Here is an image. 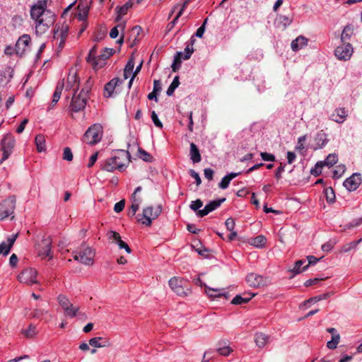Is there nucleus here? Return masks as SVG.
Segmentation results:
<instances>
[{"instance_id":"f257e3e1","label":"nucleus","mask_w":362,"mask_h":362,"mask_svg":"<svg viewBox=\"0 0 362 362\" xmlns=\"http://www.w3.org/2000/svg\"><path fill=\"white\" fill-rule=\"evenodd\" d=\"M49 0H38L30 8V16L35 21V30L37 35L46 33L56 20L55 14L47 9Z\"/></svg>"},{"instance_id":"f03ea898","label":"nucleus","mask_w":362,"mask_h":362,"mask_svg":"<svg viewBox=\"0 0 362 362\" xmlns=\"http://www.w3.org/2000/svg\"><path fill=\"white\" fill-rule=\"evenodd\" d=\"M130 161V153L128 151L118 149L114 152L112 157L101 162L100 169L107 172H113L116 170L123 171L126 165Z\"/></svg>"},{"instance_id":"7ed1b4c3","label":"nucleus","mask_w":362,"mask_h":362,"mask_svg":"<svg viewBox=\"0 0 362 362\" xmlns=\"http://www.w3.org/2000/svg\"><path fill=\"white\" fill-rule=\"evenodd\" d=\"M163 207L161 204L156 206H148L143 209L141 218L140 214L137 216V221L146 226H151L152 221L156 219L162 213Z\"/></svg>"},{"instance_id":"20e7f679","label":"nucleus","mask_w":362,"mask_h":362,"mask_svg":"<svg viewBox=\"0 0 362 362\" xmlns=\"http://www.w3.org/2000/svg\"><path fill=\"white\" fill-rule=\"evenodd\" d=\"M168 284L172 291L181 297H185L192 292L189 283L183 278L174 276L168 281Z\"/></svg>"},{"instance_id":"39448f33","label":"nucleus","mask_w":362,"mask_h":362,"mask_svg":"<svg viewBox=\"0 0 362 362\" xmlns=\"http://www.w3.org/2000/svg\"><path fill=\"white\" fill-rule=\"evenodd\" d=\"M57 301L64 310V314L66 317L70 318L76 316L85 317V313H79V307L74 306L69 300V298L63 294H60L57 297Z\"/></svg>"},{"instance_id":"423d86ee","label":"nucleus","mask_w":362,"mask_h":362,"mask_svg":"<svg viewBox=\"0 0 362 362\" xmlns=\"http://www.w3.org/2000/svg\"><path fill=\"white\" fill-rule=\"evenodd\" d=\"M103 136V127L100 124H94L90 127L83 135V141L94 145L100 141Z\"/></svg>"},{"instance_id":"0eeeda50","label":"nucleus","mask_w":362,"mask_h":362,"mask_svg":"<svg viewBox=\"0 0 362 362\" xmlns=\"http://www.w3.org/2000/svg\"><path fill=\"white\" fill-rule=\"evenodd\" d=\"M16 198L12 195L0 203V221L12 215L16 209Z\"/></svg>"},{"instance_id":"6e6552de","label":"nucleus","mask_w":362,"mask_h":362,"mask_svg":"<svg viewBox=\"0 0 362 362\" xmlns=\"http://www.w3.org/2000/svg\"><path fill=\"white\" fill-rule=\"evenodd\" d=\"M15 144V138L11 134H7L4 136L1 143L3 156L0 160V165L11 156L14 148Z\"/></svg>"},{"instance_id":"1a4fd4ad","label":"nucleus","mask_w":362,"mask_h":362,"mask_svg":"<svg viewBox=\"0 0 362 362\" xmlns=\"http://www.w3.org/2000/svg\"><path fill=\"white\" fill-rule=\"evenodd\" d=\"M317 257L315 256H308L307 259H300L295 262L293 267L288 270L292 273V276L304 272L310 265L315 264Z\"/></svg>"},{"instance_id":"9d476101","label":"nucleus","mask_w":362,"mask_h":362,"mask_svg":"<svg viewBox=\"0 0 362 362\" xmlns=\"http://www.w3.org/2000/svg\"><path fill=\"white\" fill-rule=\"evenodd\" d=\"M86 93L83 90H81L78 95L74 93L69 107L70 111L77 112L83 110L86 105Z\"/></svg>"},{"instance_id":"9b49d317","label":"nucleus","mask_w":362,"mask_h":362,"mask_svg":"<svg viewBox=\"0 0 362 362\" xmlns=\"http://www.w3.org/2000/svg\"><path fill=\"white\" fill-rule=\"evenodd\" d=\"M95 257L94 251L89 247H86L81 250L79 252L74 256V259L82 264L90 265L93 263Z\"/></svg>"},{"instance_id":"f8f14e48","label":"nucleus","mask_w":362,"mask_h":362,"mask_svg":"<svg viewBox=\"0 0 362 362\" xmlns=\"http://www.w3.org/2000/svg\"><path fill=\"white\" fill-rule=\"evenodd\" d=\"M37 272L33 268H27L23 270L18 276V279L20 282L32 285L37 284Z\"/></svg>"},{"instance_id":"ddd939ff","label":"nucleus","mask_w":362,"mask_h":362,"mask_svg":"<svg viewBox=\"0 0 362 362\" xmlns=\"http://www.w3.org/2000/svg\"><path fill=\"white\" fill-rule=\"evenodd\" d=\"M69 25L67 24H57L54 27L53 37L59 40V47L62 48L68 36Z\"/></svg>"},{"instance_id":"4468645a","label":"nucleus","mask_w":362,"mask_h":362,"mask_svg":"<svg viewBox=\"0 0 362 362\" xmlns=\"http://www.w3.org/2000/svg\"><path fill=\"white\" fill-rule=\"evenodd\" d=\"M52 240L49 237L45 238L42 240L41 243L38 245L37 254L42 259L47 257L49 259H52L51 250Z\"/></svg>"},{"instance_id":"2eb2a0df","label":"nucleus","mask_w":362,"mask_h":362,"mask_svg":"<svg viewBox=\"0 0 362 362\" xmlns=\"http://www.w3.org/2000/svg\"><path fill=\"white\" fill-rule=\"evenodd\" d=\"M334 53L339 59L346 61L353 54V47L349 42L342 43L341 46L337 47Z\"/></svg>"},{"instance_id":"dca6fc26","label":"nucleus","mask_w":362,"mask_h":362,"mask_svg":"<svg viewBox=\"0 0 362 362\" xmlns=\"http://www.w3.org/2000/svg\"><path fill=\"white\" fill-rule=\"evenodd\" d=\"M123 83V80L118 77L113 78L104 87V97L110 98L113 95L116 88Z\"/></svg>"},{"instance_id":"f3484780","label":"nucleus","mask_w":362,"mask_h":362,"mask_svg":"<svg viewBox=\"0 0 362 362\" xmlns=\"http://www.w3.org/2000/svg\"><path fill=\"white\" fill-rule=\"evenodd\" d=\"M362 181L361 175L360 173H354L344 182V186L350 192L356 190Z\"/></svg>"},{"instance_id":"a211bd4d","label":"nucleus","mask_w":362,"mask_h":362,"mask_svg":"<svg viewBox=\"0 0 362 362\" xmlns=\"http://www.w3.org/2000/svg\"><path fill=\"white\" fill-rule=\"evenodd\" d=\"M225 201L226 198L211 201L209 204H207L205 206V207L203 209L197 211V216L199 217H204L206 216L208 214L219 207L221 204Z\"/></svg>"},{"instance_id":"6ab92c4d","label":"nucleus","mask_w":362,"mask_h":362,"mask_svg":"<svg viewBox=\"0 0 362 362\" xmlns=\"http://www.w3.org/2000/svg\"><path fill=\"white\" fill-rule=\"evenodd\" d=\"M247 284L254 288L263 286L266 284L265 279L257 274L250 273L246 277Z\"/></svg>"},{"instance_id":"aec40b11","label":"nucleus","mask_w":362,"mask_h":362,"mask_svg":"<svg viewBox=\"0 0 362 362\" xmlns=\"http://www.w3.org/2000/svg\"><path fill=\"white\" fill-rule=\"evenodd\" d=\"M115 52L112 48H104L100 55L98 56L95 62V69L102 68L105 64V61L110 57Z\"/></svg>"},{"instance_id":"412c9836","label":"nucleus","mask_w":362,"mask_h":362,"mask_svg":"<svg viewBox=\"0 0 362 362\" xmlns=\"http://www.w3.org/2000/svg\"><path fill=\"white\" fill-rule=\"evenodd\" d=\"M88 12L89 6L88 2L81 1L78 3L74 15L79 21H85L88 17Z\"/></svg>"},{"instance_id":"4be33fe9","label":"nucleus","mask_w":362,"mask_h":362,"mask_svg":"<svg viewBox=\"0 0 362 362\" xmlns=\"http://www.w3.org/2000/svg\"><path fill=\"white\" fill-rule=\"evenodd\" d=\"M30 37L28 35H23L17 40L15 46L16 52L17 54L22 55L26 47L30 45Z\"/></svg>"},{"instance_id":"5701e85b","label":"nucleus","mask_w":362,"mask_h":362,"mask_svg":"<svg viewBox=\"0 0 362 362\" xmlns=\"http://www.w3.org/2000/svg\"><path fill=\"white\" fill-rule=\"evenodd\" d=\"M108 238L110 240H112L115 242V243L119 246V249H124L127 252L130 253L132 252L129 246L124 242L119 233L113 230H110L107 233Z\"/></svg>"},{"instance_id":"b1692460","label":"nucleus","mask_w":362,"mask_h":362,"mask_svg":"<svg viewBox=\"0 0 362 362\" xmlns=\"http://www.w3.org/2000/svg\"><path fill=\"white\" fill-rule=\"evenodd\" d=\"M200 286H204L206 293L211 298L224 297L226 299H228L229 297L228 293L225 292L223 288H212L206 285L202 284Z\"/></svg>"},{"instance_id":"393cba45","label":"nucleus","mask_w":362,"mask_h":362,"mask_svg":"<svg viewBox=\"0 0 362 362\" xmlns=\"http://www.w3.org/2000/svg\"><path fill=\"white\" fill-rule=\"evenodd\" d=\"M18 236V233L13 234L7 238V243L2 242L0 244V253L4 256H6L13 247L16 238Z\"/></svg>"},{"instance_id":"a878e982","label":"nucleus","mask_w":362,"mask_h":362,"mask_svg":"<svg viewBox=\"0 0 362 362\" xmlns=\"http://www.w3.org/2000/svg\"><path fill=\"white\" fill-rule=\"evenodd\" d=\"M65 86L66 89H73L74 91H76L79 86V78L76 72H69Z\"/></svg>"},{"instance_id":"bb28decb","label":"nucleus","mask_w":362,"mask_h":362,"mask_svg":"<svg viewBox=\"0 0 362 362\" xmlns=\"http://www.w3.org/2000/svg\"><path fill=\"white\" fill-rule=\"evenodd\" d=\"M338 160V156L336 153L329 154L323 161H318V168H322L325 166L332 167Z\"/></svg>"},{"instance_id":"cd10ccee","label":"nucleus","mask_w":362,"mask_h":362,"mask_svg":"<svg viewBox=\"0 0 362 362\" xmlns=\"http://www.w3.org/2000/svg\"><path fill=\"white\" fill-rule=\"evenodd\" d=\"M308 39L300 35L291 42V47L293 51L297 52L307 45Z\"/></svg>"},{"instance_id":"c85d7f7f","label":"nucleus","mask_w":362,"mask_h":362,"mask_svg":"<svg viewBox=\"0 0 362 362\" xmlns=\"http://www.w3.org/2000/svg\"><path fill=\"white\" fill-rule=\"evenodd\" d=\"M348 114L345 108H338L331 115L332 119L338 123H342L346 118Z\"/></svg>"},{"instance_id":"c756f323","label":"nucleus","mask_w":362,"mask_h":362,"mask_svg":"<svg viewBox=\"0 0 362 362\" xmlns=\"http://www.w3.org/2000/svg\"><path fill=\"white\" fill-rule=\"evenodd\" d=\"M189 157L194 163H199L202 160L199 150L194 143L190 144Z\"/></svg>"},{"instance_id":"7c9ffc66","label":"nucleus","mask_w":362,"mask_h":362,"mask_svg":"<svg viewBox=\"0 0 362 362\" xmlns=\"http://www.w3.org/2000/svg\"><path fill=\"white\" fill-rule=\"evenodd\" d=\"M354 28L351 25H348L344 28L341 36V40L342 43L349 42V41L350 40L351 36L354 35Z\"/></svg>"},{"instance_id":"2f4dec72","label":"nucleus","mask_w":362,"mask_h":362,"mask_svg":"<svg viewBox=\"0 0 362 362\" xmlns=\"http://www.w3.org/2000/svg\"><path fill=\"white\" fill-rule=\"evenodd\" d=\"M269 341V337L262 332L255 334V342L259 348H264Z\"/></svg>"},{"instance_id":"473e14b6","label":"nucleus","mask_w":362,"mask_h":362,"mask_svg":"<svg viewBox=\"0 0 362 362\" xmlns=\"http://www.w3.org/2000/svg\"><path fill=\"white\" fill-rule=\"evenodd\" d=\"M240 174V173H230L226 175L221 179V181L218 184V187L223 189H226L228 187L230 182Z\"/></svg>"},{"instance_id":"72a5a7b5","label":"nucleus","mask_w":362,"mask_h":362,"mask_svg":"<svg viewBox=\"0 0 362 362\" xmlns=\"http://www.w3.org/2000/svg\"><path fill=\"white\" fill-rule=\"evenodd\" d=\"M35 143L38 152H44L46 151V141L43 134H37L35 136Z\"/></svg>"},{"instance_id":"f704fd0d","label":"nucleus","mask_w":362,"mask_h":362,"mask_svg":"<svg viewBox=\"0 0 362 362\" xmlns=\"http://www.w3.org/2000/svg\"><path fill=\"white\" fill-rule=\"evenodd\" d=\"M266 238L262 235H259L255 238H250L248 243L256 247H263L266 244Z\"/></svg>"},{"instance_id":"c9c22d12","label":"nucleus","mask_w":362,"mask_h":362,"mask_svg":"<svg viewBox=\"0 0 362 362\" xmlns=\"http://www.w3.org/2000/svg\"><path fill=\"white\" fill-rule=\"evenodd\" d=\"M89 344L96 348H100L108 346L109 341L102 337H94L89 340Z\"/></svg>"},{"instance_id":"e433bc0d","label":"nucleus","mask_w":362,"mask_h":362,"mask_svg":"<svg viewBox=\"0 0 362 362\" xmlns=\"http://www.w3.org/2000/svg\"><path fill=\"white\" fill-rule=\"evenodd\" d=\"M64 86V82H59L57 83V85L55 88V90L53 94V98H52V101L51 103L52 105H53V106L55 105L57 103V102L59 100Z\"/></svg>"},{"instance_id":"4c0bfd02","label":"nucleus","mask_w":362,"mask_h":362,"mask_svg":"<svg viewBox=\"0 0 362 362\" xmlns=\"http://www.w3.org/2000/svg\"><path fill=\"white\" fill-rule=\"evenodd\" d=\"M48 313L47 310L41 308H35L33 310L32 313L30 314L31 317L37 318L40 320H44L46 322L49 321V319L47 317H43L45 315Z\"/></svg>"},{"instance_id":"58836bf2","label":"nucleus","mask_w":362,"mask_h":362,"mask_svg":"<svg viewBox=\"0 0 362 362\" xmlns=\"http://www.w3.org/2000/svg\"><path fill=\"white\" fill-rule=\"evenodd\" d=\"M182 59H183L182 58V52H177L176 55L174 57L173 62L171 65L172 70L174 72H176L180 69V68L181 66Z\"/></svg>"},{"instance_id":"ea45409f","label":"nucleus","mask_w":362,"mask_h":362,"mask_svg":"<svg viewBox=\"0 0 362 362\" xmlns=\"http://www.w3.org/2000/svg\"><path fill=\"white\" fill-rule=\"evenodd\" d=\"M142 188L141 186L137 187L134 193L132 194L130 200L132 202V204H136V206H140V204L142 202V198L140 196L137 195L138 192H140L141 191Z\"/></svg>"},{"instance_id":"a19ab883","label":"nucleus","mask_w":362,"mask_h":362,"mask_svg":"<svg viewBox=\"0 0 362 362\" xmlns=\"http://www.w3.org/2000/svg\"><path fill=\"white\" fill-rule=\"evenodd\" d=\"M21 333L27 338H33L37 334V328L33 325L30 324L27 329H23Z\"/></svg>"},{"instance_id":"79ce46f5","label":"nucleus","mask_w":362,"mask_h":362,"mask_svg":"<svg viewBox=\"0 0 362 362\" xmlns=\"http://www.w3.org/2000/svg\"><path fill=\"white\" fill-rule=\"evenodd\" d=\"M323 194L327 202L333 203L334 202L335 194L332 187H325L323 190Z\"/></svg>"},{"instance_id":"37998d69","label":"nucleus","mask_w":362,"mask_h":362,"mask_svg":"<svg viewBox=\"0 0 362 362\" xmlns=\"http://www.w3.org/2000/svg\"><path fill=\"white\" fill-rule=\"evenodd\" d=\"M179 85H180L179 76H176L174 78V79L172 81V83L170 85V86L168 87V90L166 91V94L168 96L172 95L173 94L175 90L178 87Z\"/></svg>"},{"instance_id":"c03bdc74","label":"nucleus","mask_w":362,"mask_h":362,"mask_svg":"<svg viewBox=\"0 0 362 362\" xmlns=\"http://www.w3.org/2000/svg\"><path fill=\"white\" fill-rule=\"evenodd\" d=\"M97 54V49L96 46H94L89 52L88 55L86 58V60L88 63H90L93 65V67L95 68V62L97 60L98 56Z\"/></svg>"},{"instance_id":"a18cd8bd","label":"nucleus","mask_w":362,"mask_h":362,"mask_svg":"<svg viewBox=\"0 0 362 362\" xmlns=\"http://www.w3.org/2000/svg\"><path fill=\"white\" fill-rule=\"evenodd\" d=\"M138 156L139 158L146 162H151L153 160V156L141 148L138 150Z\"/></svg>"},{"instance_id":"49530a36","label":"nucleus","mask_w":362,"mask_h":362,"mask_svg":"<svg viewBox=\"0 0 362 362\" xmlns=\"http://www.w3.org/2000/svg\"><path fill=\"white\" fill-rule=\"evenodd\" d=\"M340 336L338 333H335L332 336V339L329 341L327 346L329 349H334L337 347L339 342Z\"/></svg>"},{"instance_id":"de8ad7c7","label":"nucleus","mask_w":362,"mask_h":362,"mask_svg":"<svg viewBox=\"0 0 362 362\" xmlns=\"http://www.w3.org/2000/svg\"><path fill=\"white\" fill-rule=\"evenodd\" d=\"M252 298V296L248 297V298H243L240 295H237L231 300V303L233 305L245 304V303H247V302H249Z\"/></svg>"},{"instance_id":"09e8293b","label":"nucleus","mask_w":362,"mask_h":362,"mask_svg":"<svg viewBox=\"0 0 362 362\" xmlns=\"http://www.w3.org/2000/svg\"><path fill=\"white\" fill-rule=\"evenodd\" d=\"M293 18L286 16H280L278 18L279 25H282L284 28H286L291 24Z\"/></svg>"},{"instance_id":"8fccbe9b","label":"nucleus","mask_w":362,"mask_h":362,"mask_svg":"<svg viewBox=\"0 0 362 362\" xmlns=\"http://www.w3.org/2000/svg\"><path fill=\"white\" fill-rule=\"evenodd\" d=\"M128 9L124 7V5H122V6H117L116 8V13H117V16H116V21H119L120 19L122 18V16H124V15H126L128 12Z\"/></svg>"},{"instance_id":"3c124183","label":"nucleus","mask_w":362,"mask_h":362,"mask_svg":"<svg viewBox=\"0 0 362 362\" xmlns=\"http://www.w3.org/2000/svg\"><path fill=\"white\" fill-rule=\"evenodd\" d=\"M327 136L328 134L325 133L323 130L318 133V142L322 141L321 144H318V147L322 148L325 145L328 141Z\"/></svg>"},{"instance_id":"603ef678","label":"nucleus","mask_w":362,"mask_h":362,"mask_svg":"<svg viewBox=\"0 0 362 362\" xmlns=\"http://www.w3.org/2000/svg\"><path fill=\"white\" fill-rule=\"evenodd\" d=\"M203 206V202L201 199H197L195 201H192L190 204V209L194 211H198L199 209Z\"/></svg>"},{"instance_id":"864d4df0","label":"nucleus","mask_w":362,"mask_h":362,"mask_svg":"<svg viewBox=\"0 0 362 362\" xmlns=\"http://www.w3.org/2000/svg\"><path fill=\"white\" fill-rule=\"evenodd\" d=\"M315 303H317V297L310 298V299L304 301L303 304H300V308L302 310H306L310 308L312 303L314 304Z\"/></svg>"},{"instance_id":"5fc2aeb1","label":"nucleus","mask_w":362,"mask_h":362,"mask_svg":"<svg viewBox=\"0 0 362 362\" xmlns=\"http://www.w3.org/2000/svg\"><path fill=\"white\" fill-rule=\"evenodd\" d=\"M119 27L121 28L122 30L124 29V24H119L117 26H115L114 28H112L110 32V36L111 38L115 39L118 36V35H119L118 28Z\"/></svg>"},{"instance_id":"6e6d98bb","label":"nucleus","mask_w":362,"mask_h":362,"mask_svg":"<svg viewBox=\"0 0 362 362\" xmlns=\"http://www.w3.org/2000/svg\"><path fill=\"white\" fill-rule=\"evenodd\" d=\"M62 158L67 161H71L73 160V153L70 148L66 147L64 148Z\"/></svg>"},{"instance_id":"4d7b16f0","label":"nucleus","mask_w":362,"mask_h":362,"mask_svg":"<svg viewBox=\"0 0 362 362\" xmlns=\"http://www.w3.org/2000/svg\"><path fill=\"white\" fill-rule=\"evenodd\" d=\"M217 351L220 355L227 356L233 351V349L230 346H226L218 348L217 349Z\"/></svg>"},{"instance_id":"13d9d810","label":"nucleus","mask_w":362,"mask_h":362,"mask_svg":"<svg viewBox=\"0 0 362 362\" xmlns=\"http://www.w3.org/2000/svg\"><path fill=\"white\" fill-rule=\"evenodd\" d=\"M151 119L155 126L160 129L163 128V124L158 119V117L155 111H152L151 112Z\"/></svg>"},{"instance_id":"bf43d9fd","label":"nucleus","mask_w":362,"mask_h":362,"mask_svg":"<svg viewBox=\"0 0 362 362\" xmlns=\"http://www.w3.org/2000/svg\"><path fill=\"white\" fill-rule=\"evenodd\" d=\"M207 23V18H206L202 25L197 30L196 33H195V36L197 37H202L204 33V31H205V26H206V24Z\"/></svg>"},{"instance_id":"052dcab7","label":"nucleus","mask_w":362,"mask_h":362,"mask_svg":"<svg viewBox=\"0 0 362 362\" xmlns=\"http://www.w3.org/2000/svg\"><path fill=\"white\" fill-rule=\"evenodd\" d=\"M125 206V200L122 199L119 202H117L114 206V211L116 213H119L123 211Z\"/></svg>"},{"instance_id":"680f3d73","label":"nucleus","mask_w":362,"mask_h":362,"mask_svg":"<svg viewBox=\"0 0 362 362\" xmlns=\"http://www.w3.org/2000/svg\"><path fill=\"white\" fill-rule=\"evenodd\" d=\"M225 225L228 230L233 231L234 230L235 223L233 218H228L226 220Z\"/></svg>"},{"instance_id":"e2e57ef3","label":"nucleus","mask_w":362,"mask_h":362,"mask_svg":"<svg viewBox=\"0 0 362 362\" xmlns=\"http://www.w3.org/2000/svg\"><path fill=\"white\" fill-rule=\"evenodd\" d=\"M194 52L193 47H190V45H187L185 49V54L182 53V58L184 59H189Z\"/></svg>"},{"instance_id":"0e129e2a","label":"nucleus","mask_w":362,"mask_h":362,"mask_svg":"<svg viewBox=\"0 0 362 362\" xmlns=\"http://www.w3.org/2000/svg\"><path fill=\"white\" fill-rule=\"evenodd\" d=\"M134 67V59L133 57H132L127 62L125 68H124V72H131L132 73V71Z\"/></svg>"},{"instance_id":"69168bd1","label":"nucleus","mask_w":362,"mask_h":362,"mask_svg":"<svg viewBox=\"0 0 362 362\" xmlns=\"http://www.w3.org/2000/svg\"><path fill=\"white\" fill-rule=\"evenodd\" d=\"M261 158L264 161H274L275 160V156L272 154L267 152H262L260 153Z\"/></svg>"},{"instance_id":"338daca9","label":"nucleus","mask_w":362,"mask_h":362,"mask_svg":"<svg viewBox=\"0 0 362 362\" xmlns=\"http://www.w3.org/2000/svg\"><path fill=\"white\" fill-rule=\"evenodd\" d=\"M285 166H286L285 163H281L280 165L276 169V173H275V177L277 180H279L281 178V174L285 170Z\"/></svg>"},{"instance_id":"774afa93","label":"nucleus","mask_w":362,"mask_h":362,"mask_svg":"<svg viewBox=\"0 0 362 362\" xmlns=\"http://www.w3.org/2000/svg\"><path fill=\"white\" fill-rule=\"evenodd\" d=\"M139 206H136V204H131V206L129 207L128 210L127 215L129 217H133L135 216L136 211L139 210Z\"/></svg>"}]
</instances>
